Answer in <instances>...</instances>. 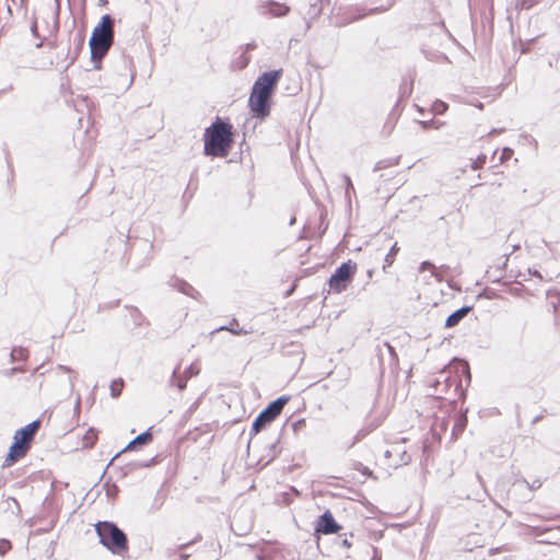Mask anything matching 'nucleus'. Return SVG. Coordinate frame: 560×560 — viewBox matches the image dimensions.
<instances>
[{"label": "nucleus", "mask_w": 560, "mask_h": 560, "mask_svg": "<svg viewBox=\"0 0 560 560\" xmlns=\"http://www.w3.org/2000/svg\"><path fill=\"white\" fill-rule=\"evenodd\" d=\"M282 70H273L262 73L255 81L249 95L248 105L253 117L265 118L270 114L269 98L276 89Z\"/></svg>", "instance_id": "obj_1"}, {"label": "nucleus", "mask_w": 560, "mask_h": 560, "mask_svg": "<svg viewBox=\"0 0 560 560\" xmlns=\"http://www.w3.org/2000/svg\"><path fill=\"white\" fill-rule=\"evenodd\" d=\"M233 144V126L217 118L205 131V153L224 158Z\"/></svg>", "instance_id": "obj_2"}, {"label": "nucleus", "mask_w": 560, "mask_h": 560, "mask_svg": "<svg viewBox=\"0 0 560 560\" xmlns=\"http://www.w3.org/2000/svg\"><path fill=\"white\" fill-rule=\"evenodd\" d=\"M39 428L40 420H35L15 431L13 435V443L10 446L2 464L3 468L11 467L27 455Z\"/></svg>", "instance_id": "obj_3"}, {"label": "nucleus", "mask_w": 560, "mask_h": 560, "mask_svg": "<svg viewBox=\"0 0 560 560\" xmlns=\"http://www.w3.org/2000/svg\"><path fill=\"white\" fill-rule=\"evenodd\" d=\"M114 42V21L110 15L102 16L101 22L94 27L90 38L92 59H102Z\"/></svg>", "instance_id": "obj_4"}, {"label": "nucleus", "mask_w": 560, "mask_h": 560, "mask_svg": "<svg viewBox=\"0 0 560 560\" xmlns=\"http://www.w3.org/2000/svg\"><path fill=\"white\" fill-rule=\"evenodd\" d=\"M95 532L100 542L109 551L116 555H122L128 550V540L126 534L110 522H98L95 525Z\"/></svg>", "instance_id": "obj_5"}, {"label": "nucleus", "mask_w": 560, "mask_h": 560, "mask_svg": "<svg viewBox=\"0 0 560 560\" xmlns=\"http://www.w3.org/2000/svg\"><path fill=\"white\" fill-rule=\"evenodd\" d=\"M357 270L358 265L352 260L341 264L328 280L329 291L337 294L346 291L352 282Z\"/></svg>", "instance_id": "obj_6"}, {"label": "nucleus", "mask_w": 560, "mask_h": 560, "mask_svg": "<svg viewBox=\"0 0 560 560\" xmlns=\"http://www.w3.org/2000/svg\"><path fill=\"white\" fill-rule=\"evenodd\" d=\"M289 400V396H281L269 404L268 407L264 409L253 422L252 433L258 434L262 429H265L266 425L275 421L277 417L280 416Z\"/></svg>", "instance_id": "obj_7"}, {"label": "nucleus", "mask_w": 560, "mask_h": 560, "mask_svg": "<svg viewBox=\"0 0 560 560\" xmlns=\"http://www.w3.org/2000/svg\"><path fill=\"white\" fill-rule=\"evenodd\" d=\"M340 529L341 526L336 522L329 510L319 516L315 526V532L323 535L336 534Z\"/></svg>", "instance_id": "obj_8"}, {"label": "nucleus", "mask_w": 560, "mask_h": 560, "mask_svg": "<svg viewBox=\"0 0 560 560\" xmlns=\"http://www.w3.org/2000/svg\"><path fill=\"white\" fill-rule=\"evenodd\" d=\"M262 8L266 13L272 18H282L290 12L289 5L276 1H267L264 3Z\"/></svg>", "instance_id": "obj_9"}, {"label": "nucleus", "mask_w": 560, "mask_h": 560, "mask_svg": "<svg viewBox=\"0 0 560 560\" xmlns=\"http://www.w3.org/2000/svg\"><path fill=\"white\" fill-rule=\"evenodd\" d=\"M472 310L471 306H464L453 314H451L445 320L446 328H453L459 324V322L468 315V313Z\"/></svg>", "instance_id": "obj_10"}, {"label": "nucleus", "mask_w": 560, "mask_h": 560, "mask_svg": "<svg viewBox=\"0 0 560 560\" xmlns=\"http://www.w3.org/2000/svg\"><path fill=\"white\" fill-rule=\"evenodd\" d=\"M153 440L152 433L150 430L139 434L136 439L128 443V445L124 448V452L133 451L141 445H145L151 443Z\"/></svg>", "instance_id": "obj_11"}, {"label": "nucleus", "mask_w": 560, "mask_h": 560, "mask_svg": "<svg viewBox=\"0 0 560 560\" xmlns=\"http://www.w3.org/2000/svg\"><path fill=\"white\" fill-rule=\"evenodd\" d=\"M221 330H228L235 336L247 335V334L252 332L250 330L241 328L237 319H232L230 322L229 326H222V327L218 328V331H221Z\"/></svg>", "instance_id": "obj_12"}, {"label": "nucleus", "mask_w": 560, "mask_h": 560, "mask_svg": "<svg viewBox=\"0 0 560 560\" xmlns=\"http://www.w3.org/2000/svg\"><path fill=\"white\" fill-rule=\"evenodd\" d=\"M97 441V432L94 429H89L82 439V446L91 448Z\"/></svg>", "instance_id": "obj_13"}, {"label": "nucleus", "mask_w": 560, "mask_h": 560, "mask_svg": "<svg viewBox=\"0 0 560 560\" xmlns=\"http://www.w3.org/2000/svg\"><path fill=\"white\" fill-rule=\"evenodd\" d=\"M177 289L182 293H184L186 295H189L192 299L198 300L199 296H200V293L192 285H190L187 282H184V281L179 282L178 285H177Z\"/></svg>", "instance_id": "obj_14"}, {"label": "nucleus", "mask_w": 560, "mask_h": 560, "mask_svg": "<svg viewBox=\"0 0 560 560\" xmlns=\"http://www.w3.org/2000/svg\"><path fill=\"white\" fill-rule=\"evenodd\" d=\"M399 161H400V156H395V158H389V159H384V160H380L376 165H375V171H382V170H385L387 167H393V166H397L399 164Z\"/></svg>", "instance_id": "obj_15"}, {"label": "nucleus", "mask_w": 560, "mask_h": 560, "mask_svg": "<svg viewBox=\"0 0 560 560\" xmlns=\"http://www.w3.org/2000/svg\"><path fill=\"white\" fill-rule=\"evenodd\" d=\"M124 387L125 383L122 378L113 380L109 385L112 397L118 398L121 395Z\"/></svg>", "instance_id": "obj_16"}, {"label": "nucleus", "mask_w": 560, "mask_h": 560, "mask_svg": "<svg viewBox=\"0 0 560 560\" xmlns=\"http://www.w3.org/2000/svg\"><path fill=\"white\" fill-rule=\"evenodd\" d=\"M398 250H399V247H398L397 243H395L390 247L389 253L386 255V257L384 259V266H383L384 271L394 264L395 257H396Z\"/></svg>", "instance_id": "obj_17"}, {"label": "nucleus", "mask_w": 560, "mask_h": 560, "mask_svg": "<svg viewBox=\"0 0 560 560\" xmlns=\"http://www.w3.org/2000/svg\"><path fill=\"white\" fill-rule=\"evenodd\" d=\"M487 162V155L486 154H480L478 155L470 164V167L474 170V171H477V170H480L483 167V165L486 164Z\"/></svg>", "instance_id": "obj_18"}, {"label": "nucleus", "mask_w": 560, "mask_h": 560, "mask_svg": "<svg viewBox=\"0 0 560 560\" xmlns=\"http://www.w3.org/2000/svg\"><path fill=\"white\" fill-rule=\"evenodd\" d=\"M364 551L368 556H371V560H381V558L377 555V549L372 545H366L364 547Z\"/></svg>", "instance_id": "obj_19"}, {"label": "nucleus", "mask_w": 560, "mask_h": 560, "mask_svg": "<svg viewBox=\"0 0 560 560\" xmlns=\"http://www.w3.org/2000/svg\"><path fill=\"white\" fill-rule=\"evenodd\" d=\"M513 153H514L513 150L510 148L502 149L501 155L499 158L500 162L503 163V162L510 160L513 156Z\"/></svg>", "instance_id": "obj_20"}, {"label": "nucleus", "mask_w": 560, "mask_h": 560, "mask_svg": "<svg viewBox=\"0 0 560 560\" xmlns=\"http://www.w3.org/2000/svg\"><path fill=\"white\" fill-rule=\"evenodd\" d=\"M11 542L7 539L0 540V556H4L11 549Z\"/></svg>", "instance_id": "obj_21"}, {"label": "nucleus", "mask_w": 560, "mask_h": 560, "mask_svg": "<svg viewBox=\"0 0 560 560\" xmlns=\"http://www.w3.org/2000/svg\"><path fill=\"white\" fill-rule=\"evenodd\" d=\"M420 271L423 272V271H430V272H434L435 270V266L430 262V261H423L421 265H420Z\"/></svg>", "instance_id": "obj_22"}, {"label": "nucleus", "mask_w": 560, "mask_h": 560, "mask_svg": "<svg viewBox=\"0 0 560 560\" xmlns=\"http://www.w3.org/2000/svg\"><path fill=\"white\" fill-rule=\"evenodd\" d=\"M447 108V105L443 102H440L439 104L435 105L434 109L436 113H440L442 114L443 112H445Z\"/></svg>", "instance_id": "obj_23"}, {"label": "nucleus", "mask_w": 560, "mask_h": 560, "mask_svg": "<svg viewBox=\"0 0 560 560\" xmlns=\"http://www.w3.org/2000/svg\"><path fill=\"white\" fill-rule=\"evenodd\" d=\"M341 546L346 549H349L352 547V542L348 538H345L341 540Z\"/></svg>", "instance_id": "obj_24"}, {"label": "nucleus", "mask_w": 560, "mask_h": 560, "mask_svg": "<svg viewBox=\"0 0 560 560\" xmlns=\"http://www.w3.org/2000/svg\"><path fill=\"white\" fill-rule=\"evenodd\" d=\"M246 65H247V59H246V60H245V62L243 63L242 68H243V67H246Z\"/></svg>", "instance_id": "obj_25"}]
</instances>
